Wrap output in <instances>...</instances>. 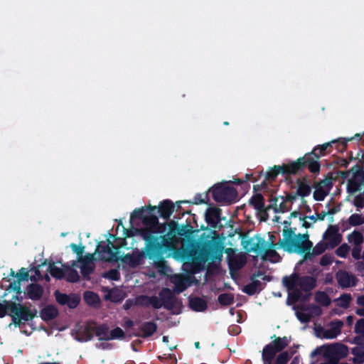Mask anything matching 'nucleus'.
Masks as SVG:
<instances>
[{
    "instance_id": "f257e3e1",
    "label": "nucleus",
    "mask_w": 364,
    "mask_h": 364,
    "mask_svg": "<svg viewBox=\"0 0 364 364\" xmlns=\"http://www.w3.org/2000/svg\"><path fill=\"white\" fill-rule=\"evenodd\" d=\"M157 206L149 205L136 208L130 215V223L135 219L141 220L144 228H135V232L145 241L146 256L154 262L157 267H162L165 264V257L168 252L173 250L171 238L159 236L166 230V224H159L156 215H146L145 213H151Z\"/></svg>"
},
{
    "instance_id": "f03ea898",
    "label": "nucleus",
    "mask_w": 364,
    "mask_h": 364,
    "mask_svg": "<svg viewBox=\"0 0 364 364\" xmlns=\"http://www.w3.org/2000/svg\"><path fill=\"white\" fill-rule=\"evenodd\" d=\"M283 239H280L276 244H272L277 248H282L284 250L291 252H309L312 248L313 243L309 240L308 234L295 235L294 230L289 228L291 222L284 220L283 222Z\"/></svg>"
},
{
    "instance_id": "7ed1b4c3",
    "label": "nucleus",
    "mask_w": 364,
    "mask_h": 364,
    "mask_svg": "<svg viewBox=\"0 0 364 364\" xmlns=\"http://www.w3.org/2000/svg\"><path fill=\"white\" fill-rule=\"evenodd\" d=\"M224 245L218 236H213L210 239L202 242L198 250V259L203 262L208 260H221Z\"/></svg>"
},
{
    "instance_id": "20e7f679",
    "label": "nucleus",
    "mask_w": 364,
    "mask_h": 364,
    "mask_svg": "<svg viewBox=\"0 0 364 364\" xmlns=\"http://www.w3.org/2000/svg\"><path fill=\"white\" fill-rule=\"evenodd\" d=\"M275 338L267 344L262 351V359L264 364H272L277 353L283 352V350L288 346L290 339L287 336L276 337L274 335L272 338Z\"/></svg>"
},
{
    "instance_id": "39448f33",
    "label": "nucleus",
    "mask_w": 364,
    "mask_h": 364,
    "mask_svg": "<svg viewBox=\"0 0 364 364\" xmlns=\"http://www.w3.org/2000/svg\"><path fill=\"white\" fill-rule=\"evenodd\" d=\"M210 191L213 200L218 203L232 204L237 200L238 193L237 190L226 183L213 186Z\"/></svg>"
},
{
    "instance_id": "423d86ee",
    "label": "nucleus",
    "mask_w": 364,
    "mask_h": 364,
    "mask_svg": "<svg viewBox=\"0 0 364 364\" xmlns=\"http://www.w3.org/2000/svg\"><path fill=\"white\" fill-rule=\"evenodd\" d=\"M9 315L13 323L19 327L22 323L32 321L36 316V311H32L29 307L13 301L10 303Z\"/></svg>"
},
{
    "instance_id": "0eeeda50",
    "label": "nucleus",
    "mask_w": 364,
    "mask_h": 364,
    "mask_svg": "<svg viewBox=\"0 0 364 364\" xmlns=\"http://www.w3.org/2000/svg\"><path fill=\"white\" fill-rule=\"evenodd\" d=\"M320 155H316V150L306 154L303 157L299 158L296 161H292L291 164H299V167L296 174L302 172L306 168L313 174H317L320 171L321 164L318 161Z\"/></svg>"
},
{
    "instance_id": "6e6552de",
    "label": "nucleus",
    "mask_w": 364,
    "mask_h": 364,
    "mask_svg": "<svg viewBox=\"0 0 364 364\" xmlns=\"http://www.w3.org/2000/svg\"><path fill=\"white\" fill-rule=\"evenodd\" d=\"M122 241V243L119 246L115 245L113 242L107 239L106 242H107V245L102 246L101 243H98L97 245L95 252L99 254L100 259L102 261H114L117 262L119 260V248L126 244L124 239H120Z\"/></svg>"
},
{
    "instance_id": "1a4fd4ad",
    "label": "nucleus",
    "mask_w": 364,
    "mask_h": 364,
    "mask_svg": "<svg viewBox=\"0 0 364 364\" xmlns=\"http://www.w3.org/2000/svg\"><path fill=\"white\" fill-rule=\"evenodd\" d=\"M299 167V164H291V162L288 164H284L282 166H274L269 171L266 173L265 180L262 183L261 186H267L266 181H274L279 173L282 175L296 174V171L298 170Z\"/></svg>"
},
{
    "instance_id": "9d476101",
    "label": "nucleus",
    "mask_w": 364,
    "mask_h": 364,
    "mask_svg": "<svg viewBox=\"0 0 364 364\" xmlns=\"http://www.w3.org/2000/svg\"><path fill=\"white\" fill-rule=\"evenodd\" d=\"M357 169L353 172V176L349 181L348 189L350 192L354 193L360 191L364 186V165L363 167L355 166Z\"/></svg>"
},
{
    "instance_id": "9b49d317",
    "label": "nucleus",
    "mask_w": 364,
    "mask_h": 364,
    "mask_svg": "<svg viewBox=\"0 0 364 364\" xmlns=\"http://www.w3.org/2000/svg\"><path fill=\"white\" fill-rule=\"evenodd\" d=\"M338 284L342 289L355 287L357 284V279L355 275L346 270H338L336 274Z\"/></svg>"
},
{
    "instance_id": "f8f14e48",
    "label": "nucleus",
    "mask_w": 364,
    "mask_h": 364,
    "mask_svg": "<svg viewBox=\"0 0 364 364\" xmlns=\"http://www.w3.org/2000/svg\"><path fill=\"white\" fill-rule=\"evenodd\" d=\"M221 212V209L217 207H209L207 208L205 211V221L210 228L215 229L223 227L220 224Z\"/></svg>"
},
{
    "instance_id": "ddd939ff",
    "label": "nucleus",
    "mask_w": 364,
    "mask_h": 364,
    "mask_svg": "<svg viewBox=\"0 0 364 364\" xmlns=\"http://www.w3.org/2000/svg\"><path fill=\"white\" fill-rule=\"evenodd\" d=\"M159 298L163 307L167 310H173L176 304L177 298L174 293L168 288H163L159 292Z\"/></svg>"
},
{
    "instance_id": "4468645a",
    "label": "nucleus",
    "mask_w": 364,
    "mask_h": 364,
    "mask_svg": "<svg viewBox=\"0 0 364 364\" xmlns=\"http://www.w3.org/2000/svg\"><path fill=\"white\" fill-rule=\"evenodd\" d=\"M144 257L148 258L146 256L145 248L144 251L142 252H140L137 250L136 252H134L132 254L127 253L122 256L120 258V261L122 263L128 264L132 268H135L141 264Z\"/></svg>"
},
{
    "instance_id": "2eb2a0df",
    "label": "nucleus",
    "mask_w": 364,
    "mask_h": 364,
    "mask_svg": "<svg viewBox=\"0 0 364 364\" xmlns=\"http://www.w3.org/2000/svg\"><path fill=\"white\" fill-rule=\"evenodd\" d=\"M338 232V229L336 226L330 225L323 234V239L328 241L331 248L336 247L341 242V235Z\"/></svg>"
},
{
    "instance_id": "dca6fc26",
    "label": "nucleus",
    "mask_w": 364,
    "mask_h": 364,
    "mask_svg": "<svg viewBox=\"0 0 364 364\" xmlns=\"http://www.w3.org/2000/svg\"><path fill=\"white\" fill-rule=\"evenodd\" d=\"M156 208L160 217L168 220L175 210V205L171 200L166 199L161 202Z\"/></svg>"
},
{
    "instance_id": "f3484780",
    "label": "nucleus",
    "mask_w": 364,
    "mask_h": 364,
    "mask_svg": "<svg viewBox=\"0 0 364 364\" xmlns=\"http://www.w3.org/2000/svg\"><path fill=\"white\" fill-rule=\"evenodd\" d=\"M141 333L134 334L136 337L146 338L154 335L157 330V325L153 321H146L141 324L139 327Z\"/></svg>"
},
{
    "instance_id": "a211bd4d",
    "label": "nucleus",
    "mask_w": 364,
    "mask_h": 364,
    "mask_svg": "<svg viewBox=\"0 0 364 364\" xmlns=\"http://www.w3.org/2000/svg\"><path fill=\"white\" fill-rule=\"evenodd\" d=\"M348 347L343 344L336 343L328 346L326 350V355L336 358H343L348 355Z\"/></svg>"
},
{
    "instance_id": "6ab92c4d",
    "label": "nucleus",
    "mask_w": 364,
    "mask_h": 364,
    "mask_svg": "<svg viewBox=\"0 0 364 364\" xmlns=\"http://www.w3.org/2000/svg\"><path fill=\"white\" fill-rule=\"evenodd\" d=\"M343 322L341 320H335L330 323V328L323 333V337L327 339H332L337 337L341 332Z\"/></svg>"
},
{
    "instance_id": "aec40b11",
    "label": "nucleus",
    "mask_w": 364,
    "mask_h": 364,
    "mask_svg": "<svg viewBox=\"0 0 364 364\" xmlns=\"http://www.w3.org/2000/svg\"><path fill=\"white\" fill-rule=\"evenodd\" d=\"M282 201L278 205L279 197H273L271 196L269 198L270 204L267 206V209H273L275 213H285L287 212L289 208L286 205V201L284 196H281Z\"/></svg>"
},
{
    "instance_id": "412c9836",
    "label": "nucleus",
    "mask_w": 364,
    "mask_h": 364,
    "mask_svg": "<svg viewBox=\"0 0 364 364\" xmlns=\"http://www.w3.org/2000/svg\"><path fill=\"white\" fill-rule=\"evenodd\" d=\"M298 285L302 291L310 292L316 286V279L311 276L299 277Z\"/></svg>"
},
{
    "instance_id": "4be33fe9",
    "label": "nucleus",
    "mask_w": 364,
    "mask_h": 364,
    "mask_svg": "<svg viewBox=\"0 0 364 364\" xmlns=\"http://www.w3.org/2000/svg\"><path fill=\"white\" fill-rule=\"evenodd\" d=\"M59 314L58 309L53 305H48L40 311V316L46 322L55 319Z\"/></svg>"
},
{
    "instance_id": "5701e85b",
    "label": "nucleus",
    "mask_w": 364,
    "mask_h": 364,
    "mask_svg": "<svg viewBox=\"0 0 364 364\" xmlns=\"http://www.w3.org/2000/svg\"><path fill=\"white\" fill-rule=\"evenodd\" d=\"M188 303L190 308L198 312L204 311L208 307L206 301L199 296H189Z\"/></svg>"
},
{
    "instance_id": "b1692460",
    "label": "nucleus",
    "mask_w": 364,
    "mask_h": 364,
    "mask_svg": "<svg viewBox=\"0 0 364 364\" xmlns=\"http://www.w3.org/2000/svg\"><path fill=\"white\" fill-rule=\"evenodd\" d=\"M26 294L28 298L34 301L39 300L43 294V289L38 284H30L26 287Z\"/></svg>"
},
{
    "instance_id": "393cba45",
    "label": "nucleus",
    "mask_w": 364,
    "mask_h": 364,
    "mask_svg": "<svg viewBox=\"0 0 364 364\" xmlns=\"http://www.w3.org/2000/svg\"><path fill=\"white\" fill-rule=\"evenodd\" d=\"M250 204L252 205L257 211L263 213L267 216V207L265 208L264 206V198L261 193L254 195L250 200Z\"/></svg>"
},
{
    "instance_id": "a878e982",
    "label": "nucleus",
    "mask_w": 364,
    "mask_h": 364,
    "mask_svg": "<svg viewBox=\"0 0 364 364\" xmlns=\"http://www.w3.org/2000/svg\"><path fill=\"white\" fill-rule=\"evenodd\" d=\"M166 224V228L168 227V232L166 235H164L163 236H167L172 240L173 243V250L174 249V242H175V237L176 235H182V229L180 228L178 223L174 220H171L168 223H165Z\"/></svg>"
},
{
    "instance_id": "bb28decb",
    "label": "nucleus",
    "mask_w": 364,
    "mask_h": 364,
    "mask_svg": "<svg viewBox=\"0 0 364 364\" xmlns=\"http://www.w3.org/2000/svg\"><path fill=\"white\" fill-rule=\"evenodd\" d=\"M171 282L175 286L174 291L177 294L183 292L188 287L186 278L182 275L174 276Z\"/></svg>"
},
{
    "instance_id": "cd10ccee",
    "label": "nucleus",
    "mask_w": 364,
    "mask_h": 364,
    "mask_svg": "<svg viewBox=\"0 0 364 364\" xmlns=\"http://www.w3.org/2000/svg\"><path fill=\"white\" fill-rule=\"evenodd\" d=\"M93 332L99 338L100 341H107V337L109 336V327L107 324H102L93 327Z\"/></svg>"
},
{
    "instance_id": "c85d7f7f",
    "label": "nucleus",
    "mask_w": 364,
    "mask_h": 364,
    "mask_svg": "<svg viewBox=\"0 0 364 364\" xmlns=\"http://www.w3.org/2000/svg\"><path fill=\"white\" fill-rule=\"evenodd\" d=\"M48 272L53 277L57 279H62L65 277V271L56 267L53 261L49 262Z\"/></svg>"
},
{
    "instance_id": "c756f323",
    "label": "nucleus",
    "mask_w": 364,
    "mask_h": 364,
    "mask_svg": "<svg viewBox=\"0 0 364 364\" xmlns=\"http://www.w3.org/2000/svg\"><path fill=\"white\" fill-rule=\"evenodd\" d=\"M327 248V244L325 242H318L312 249V252H306L305 258H309L311 256L319 255L323 253Z\"/></svg>"
},
{
    "instance_id": "7c9ffc66",
    "label": "nucleus",
    "mask_w": 364,
    "mask_h": 364,
    "mask_svg": "<svg viewBox=\"0 0 364 364\" xmlns=\"http://www.w3.org/2000/svg\"><path fill=\"white\" fill-rule=\"evenodd\" d=\"M314 299L317 303L325 307L328 306L331 302V298L325 291H318Z\"/></svg>"
},
{
    "instance_id": "2f4dec72",
    "label": "nucleus",
    "mask_w": 364,
    "mask_h": 364,
    "mask_svg": "<svg viewBox=\"0 0 364 364\" xmlns=\"http://www.w3.org/2000/svg\"><path fill=\"white\" fill-rule=\"evenodd\" d=\"M299 277V275L294 273L289 277H284L282 281L285 287H287L289 289H293L298 285Z\"/></svg>"
},
{
    "instance_id": "473e14b6",
    "label": "nucleus",
    "mask_w": 364,
    "mask_h": 364,
    "mask_svg": "<svg viewBox=\"0 0 364 364\" xmlns=\"http://www.w3.org/2000/svg\"><path fill=\"white\" fill-rule=\"evenodd\" d=\"M351 353L355 356L353 361L360 364L364 361V346H355L351 348Z\"/></svg>"
},
{
    "instance_id": "72a5a7b5",
    "label": "nucleus",
    "mask_w": 364,
    "mask_h": 364,
    "mask_svg": "<svg viewBox=\"0 0 364 364\" xmlns=\"http://www.w3.org/2000/svg\"><path fill=\"white\" fill-rule=\"evenodd\" d=\"M298 188L296 191L297 196L302 198L306 197L310 195L311 188L310 186L304 182H302L300 179L297 180Z\"/></svg>"
},
{
    "instance_id": "f704fd0d",
    "label": "nucleus",
    "mask_w": 364,
    "mask_h": 364,
    "mask_svg": "<svg viewBox=\"0 0 364 364\" xmlns=\"http://www.w3.org/2000/svg\"><path fill=\"white\" fill-rule=\"evenodd\" d=\"M336 141H331L321 145H318L313 150H316V155L324 156L327 153H330L333 148V143Z\"/></svg>"
},
{
    "instance_id": "c9c22d12",
    "label": "nucleus",
    "mask_w": 364,
    "mask_h": 364,
    "mask_svg": "<svg viewBox=\"0 0 364 364\" xmlns=\"http://www.w3.org/2000/svg\"><path fill=\"white\" fill-rule=\"evenodd\" d=\"M348 240L350 243L353 244L354 246L361 245L364 242L363 234L357 230H354L348 236Z\"/></svg>"
},
{
    "instance_id": "e433bc0d",
    "label": "nucleus",
    "mask_w": 364,
    "mask_h": 364,
    "mask_svg": "<svg viewBox=\"0 0 364 364\" xmlns=\"http://www.w3.org/2000/svg\"><path fill=\"white\" fill-rule=\"evenodd\" d=\"M294 352L283 351L276 357L274 364H287Z\"/></svg>"
},
{
    "instance_id": "4c0bfd02",
    "label": "nucleus",
    "mask_w": 364,
    "mask_h": 364,
    "mask_svg": "<svg viewBox=\"0 0 364 364\" xmlns=\"http://www.w3.org/2000/svg\"><path fill=\"white\" fill-rule=\"evenodd\" d=\"M218 301L222 306H230L234 303V296L231 293H223L218 296Z\"/></svg>"
},
{
    "instance_id": "58836bf2",
    "label": "nucleus",
    "mask_w": 364,
    "mask_h": 364,
    "mask_svg": "<svg viewBox=\"0 0 364 364\" xmlns=\"http://www.w3.org/2000/svg\"><path fill=\"white\" fill-rule=\"evenodd\" d=\"M95 266L91 264H81L80 272L84 279L88 281L90 279V274L94 272Z\"/></svg>"
},
{
    "instance_id": "ea45409f",
    "label": "nucleus",
    "mask_w": 364,
    "mask_h": 364,
    "mask_svg": "<svg viewBox=\"0 0 364 364\" xmlns=\"http://www.w3.org/2000/svg\"><path fill=\"white\" fill-rule=\"evenodd\" d=\"M84 300L89 305H95L100 302V297L96 293L87 291L84 294Z\"/></svg>"
},
{
    "instance_id": "a19ab883",
    "label": "nucleus",
    "mask_w": 364,
    "mask_h": 364,
    "mask_svg": "<svg viewBox=\"0 0 364 364\" xmlns=\"http://www.w3.org/2000/svg\"><path fill=\"white\" fill-rule=\"evenodd\" d=\"M68 272L65 273L64 279L68 282L75 283L79 281L80 276L77 270L72 267H68Z\"/></svg>"
},
{
    "instance_id": "79ce46f5",
    "label": "nucleus",
    "mask_w": 364,
    "mask_h": 364,
    "mask_svg": "<svg viewBox=\"0 0 364 364\" xmlns=\"http://www.w3.org/2000/svg\"><path fill=\"white\" fill-rule=\"evenodd\" d=\"M93 327L87 326L82 332L81 337H77L76 339L79 341H90L93 338Z\"/></svg>"
},
{
    "instance_id": "37998d69",
    "label": "nucleus",
    "mask_w": 364,
    "mask_h": 364,
    "mask_svg": "<svg viewBox=\"0 0 364 364\" xmlns=\"http://www.w3.org/2000/svg\"><path fill=\"white\" fill-rule=\"evenodd\" d=\"M279 258H280L279 255L275 250L272 248L264 250V255L262 256L263 259H269L271 262H275L278 261Z\"/></svg>"
},
{
    "instance_id": "c03bdc74",
    "label": "nucleus",
    "mask_w": 364,
    "mask_h": 364,
    "mask_svg": "<svg viewBox=\"0 0 364 364\" xmlns=\"http://www.w3.org/2000/svg\"><path fill=\"white\" fill-rule=\"evenodd\" d=\"M352 300V296L350 294H342L338 299V305L343 309H347L350 306V303Z\"/></svg>"
},
{
    "instance_id": "a18cd8bd",
    "label": "nucleus",
    "mask_w": 364,
    "mask_h": 364,
    "mask_svg": "<svg viewBox=\"0 0 364 364\" xmlns=\"http://www.w3.org/2000/svg\"><path fill=\"white\" fill-rule=\"evenodd\" d=\"M348 224L350 226H358L364 224V217L360 214H352L348 218Z\"/></svg>"
},
{
    "instance_id": "49530a36",
    "label": "nucleus",
    "mask_w": 364,
    "mask_h": 364,
    "mask_svg": "<svg viewBox=\"0 0 364 364\" xmlns=\"http://www.w3.org/2000/svg\"><path fill=\"white\" fill-rule=\"evenodd\" d=\"M16 277L18 278V281L22 282V281H28V279H30L31 281L36 282L37 280L36 276L30 277L28 271L26 268L21 267L19 269V272L16 273Z\"/></svg>"
},
{
    "instance_id": "de8ad7c7",
    "label": "nucleus",
    "mask_w": 364,
    "mask_h": 364,
    "mask_svg": "<svg viewBox=\"0 0 364 364\" xmlns=\"http://www.w3.org/2000/svg\"><path fill=\"white\" fill-rule=\"evenodd\" d=\"M352 139H342L340 138L338 139H334L336 141L333 143V145H335V149L338 150L339 152H343L347 148V143L348 141H351Z\"/></svg>"
},
{
    "instance_id": "09e8293b",
    "label": "nucleus",
    "mask_w": 364,
    "mask_h": 364,
    "mask_svg": "<svg viewBox=\"0 0 364 364\" xmlns=\"http://www.w3.org/2000/svg\"><path fill=\"white\" fill-rule=\"evenodd\" d=\"M80 302V297L75 294H70L68 296V301L65 305L70 309L76 308Z\"/></svg>"
},
{
    "instance_id": "8fccbe9b",
    "label": "nucleus",
    "mask_w": 364,
    "mask_h": 364,
    "mask_svg": "<svg viewBox=\"0 0 364 364\" xmlns=\"http://www.w3.org/2000/svg\"><path fill=\"white\" fill-rule=\"evenodd\" d=\"M124 337V332L119 327H116L112 329L109 333V336L107 337V340H113L123 338Z\"/></svg>"
},
{
    "instance_id": "3c124183",
    "label": "nucleus",
    "mask_w": 364,
    "mask_h": 364,
    "mask_svg": "<svg viewBox=\"0 0 364 364\" xmlns=\"http://www.w3.org/2000/svg\"><path fill=\"white\" fill-rule=\"evenodd\" d=\"M264 240L262 238H258L257 242H254L252 244L251 247L248 249L249 252H262L264 251Z\"/></svg>"
},
{
    "instance_id": "603ef678",
    "label": "nucleus",
    "mask_w": 364,
    "mask_h": 364,
    "mask_svg": "<svg viewBox=\"0 0 364 364\" xmlns=\"http://www.w3.org/2000/svg\"><path fill=\"white\" fill-rule=\"evenodd\" d=\"M349 251L350 247L346 243H343L336 249V254L341 258H346Z\"/></svg>"
},
{
    "instance_id": "864d4df0",
    "label": "nucleus",
    "mask_w": 364,
    "mask_h": 364,
    "mask_svg": "<svg viewBox=\"0 0 364 364\" xmlns=\"http://www.w3.org/2000/svg\"><path fill=\"white\" fill-rule=\"evenodd\" d=\"M56 301L62 305L65 306L66 302L68 301L69 294L60 293L58 290H56L54 293Z\"/></svg>"
},
{
    "instance_id": "5fc2aeb1",
    "label": "nucleus",
    "mask_w": 364,
    "mask_h": 364,
    "mask_svg": "<svg viewBox=\"0 0 364 364\" xmlns=\"http://www.w3.org/2000/svg\"><path fill=\"white\" fill-rule=\"evenodd\" d=\"M326 195L327 193L321 187L316 188L314 192V198L315 200L322 201L324 200Z\"/></svg>"
},
{
    "instance_id": "6e6d98bb",
    "label": "nucleus",
    "mask_w": 364,
    "mask_h": 364,
    "mask_svg": "<svg viewBox=\"0 0 364 364\" xmlns=\"http://www.w3.org/2000/svg\"><path fill=\"white\" fill-rule=\"evenodd\" d=\"M11 290L15 291L16 294H21L22 293L21 289V282L17 280L11 282L6 291H10Z\"/></svg>"
},
{
    "instance_id": "4d7b16f0",
    "label": "nucleus",
    "mask_w": 364,
    "mask_h": 364,
    "mask_svg": "<svg viewBox=\"0 0 364 364\" xmlns=\"http://www.w3.org/2000/svg\"><path fill=\"white\" fill-rule=\"evenodd\" d=\"M13 302L12 301L4 300V304L0 303V318L4 317L7 311H10V303Z\"/></svg>"
},
{
    "instance_id": "13d9d810",
    "label": "nucleus",
    "mask_w": 364,
    "mask_h": 364,
    "mask_svg": "<svg viewBox=\"0 0 364 364\" xmlns=\"http://www.w3.org/2000/svg\"><path fill=\"white\" fill-rule=\"evenodd\" d=\"M242 290L244 293H245L246 294H247L249 296H252V295L258 293L257 289H256V288L255 287V286L253 285V284L252 282L244 286V287L242 288Z\"/></svg>"
},
{
    "instance_id": "bf43d9fd",
    "label": "nucleus",
    "mask_w": 364,
    "mask_h": 364,
    "mask_svg": "<svg viewBox=\"0 0 364 364\" xmlns=\"http://www.w3.org/2000/svg\"><path fill=\"white\" fill-rule=\"evenodd\" d=\"M95 253L96 252H95L93 254L88 253V254L85 255L84 257L82 256L81 257H79L78 258L79 262H80L81 264H91L94 260H95Z\"/></svg>"
},
{
    "instance_id": "052dcab7",
    "label": "nucleus",
    "mask_w": 364,
    "mask_h": 364,
    "mask_svg": "<svg viewBox=\"0 0 364 364\" xmlns=\"http://www.w3.org/2000/svg\"><path fill=\"white\" fill-rule=\"evenodd\" d=\"M354 332L356 334H364V318H360L356 321Z\"/></svg>"
},
{
    "instance_id": "680f3d73",
    "label": "nucleus",
    "mask_w": 364,
    "mask_h": 364,
    "mask_svg": "<svg viewBox=\"0 0 364 364\" xmlns=\"http://www.w3.org/2000/svg\"><path fill=\"white\" fill-rule=\"evenodd\" d=\"M208 198L207 194H205L203 197L202 194L198 193L195 196L192 203L196 204V205L202 204V203L206 204V203H208Z\"/></svg>"
},
{
    "instance_id": "e2e57ef3",
    "label": "nucleus",
    "mask_w": 364,
    "mask_h": 364,
    "mask_svg": "<svg viewBox=\"0 0 364 364\" xmlns=\"http://www.w3.org/2000/svg\"><path fill=\"white\" fill-rule=\"evenodd\" d=\"M149 304L156 309H159L163 306L160 298L153 296L149 298Z\"/></svg>"
},
{
    "instance_id": "0e129e2a",
    "label": "nucleus",
    "mask_w": 364,
    "mask_h": 364,
    "mask_svg": "<svg viewBox=\"0 0 364 364\" xmlns=\"http://www.w3.org/2000/svg\"><path fill=\"white\" fill-rule=\"evenodd\" d=\"M70 247H71L72 250L77 255L78 258L82 256L85 251L84 246H78L75 243H71Z\"/></svg>"
},
{
    "instance_id": "69168bd1",
    "label": "nucleus",
    "mask_w": 364,
    "mask_h": 364,
    "mask_svg": "<svg viewBox=\"0 0 364 364\" xmlns=\"http://www.w3.org/2000/svg\"><path fill=\"white\" fill-rule=\"evenodd\" d=\"M332 262V257L330 255H324L321 257L319 264L321 266L325 267L331 264Z\"/></svg>"
},
{
    "instance_id": "338daca9",
    "label": "nucleus",
    "mask_w": 364,
    "mask_h": 364,
    "mask_svg": "<svg viewBox=\"0 0 364 364\" xmlns=\"http://www.w3.org/2000/svg\"><path fill=\"white\" fill-rule=\"evenodd\" d=\"M361 245L354 246L352 251L351 255L355 259H359L361 257Z\"/></svg>"
},
{
    "instance_id": "774afa93",
    "label": "nucleus",
    "mask_w": 364,
    "mask_h": 364,
    "mask_svg": "<svg viewBox=\"0 0 364 364\" xmlns=\"http://www.w3.org/2000/svg\"><path fill=\"white\" fill-rule=\"evenodd\" d=\"M245 264V261L242 259H233L231 260L230 265L231 267L235 266L236 269H239L242 268Z\"/></svg>"
}]
</instances>
